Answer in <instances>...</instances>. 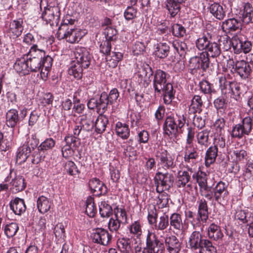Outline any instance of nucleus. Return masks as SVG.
<instances>
[{"label":"nucleus","mask_w":253,"mask_h":253,"mask_svg":"<svg viewBox=\"0 0 253 253\" xmlns=\"http://www.w3.org/2000/svg\"><path fill=\"white\" fill-rule=\"evenodd\" d=\"M154 181L157 192L161 193L158 197L157 205L160 208L167 207L169 205V195L164 192L169 190L172 187L174 181L173 175L169 172L163 173L158 171L154 178Z\"/></svg>","instance_id":"f257e3e1"},{"label":"nucleus","mask_w":253,"mask_h":253,"mask_svg":"<svg viewBox=\"0 0 253 253\" xmlns=\"http://www.w3.org/2000/svg\"><path fill=\"white\" fill-rule=\"evenodd\" d=\"M169 77V74L165 72L157 70L154 74L153 84L155 92L162 93L164 103L168 105L174 98L175 92L172 85L167 82Z\"/></svg>","instance_id":"f03ea898"},{"label":"nucleus","mask_w":253,"mask_h":253,"mask_svg":"<svg viewBox=\"0 0 253 253\" xmlns=\"http://www.w3.org/2000/svg\"><path fill=\"white\" fill-rule=\"evenodd\" d=\"M29 58L27 59L31 66L32 72L40 71L42 68V61L48 55H46L45 51L40 49L37 44H33L26 54Z\"/></svg>","instance_id":"7ed1b4c3"},{"label":"nucleus","mask_w":253,"mask_h":253,"mask_svg":"<svg viewBox=\"0 0 253 253\" xmlns=\"http://www.w3.org/2000/svg\"><path fill=\"white\" fill-rule=\"evenodd\" d=\"M75 20L70 15H66L63 18L57 32V37L59 40H65L67 42V39L75 29Z\"/></svg>","instance_id":"20e7f679"},{"label":"nucleus","mask_w":253,"mask_h":253,"mask_svg":"<svg viewBox=\"0 0 253 253\" xmlns=\"http://www.w3.org/2000/svg\"><path fill=\"white\" fill-rule=\"evenodd\" d=\"M184 153V162L185 164V167L191 174L194 171L193 167L198 163L199 158V153L196 148L188 145L185 146Z\"/></svg>","instance_id":"39448f33"},{"label":"nucleus","mask_w":253,"mask_h":253,"mask_svg":"<svg viewBox=\"0 0 253 253\" xmlns=\"http://www.w3.org/2000/svg\"><path fill=\"white\" fill-rule=\"evenodd\" d=\"M146 249L148 253H163L165 251V245L160 241L156 235L148 232L146 241Z\"/></svg>","instance_id":"423d86ee"},{"label":"nucleus","mask_w":253,"mask_h":253,"mask_svg":"<svg viewBox=\"0 0 253 253\" xmlns=\"http://www.w3.org/2000/svg\"><path fill=\"white\" fill-rule=\"evenodd\" d=\"M75 60L73 63H77L82 66L84 69L89 66L91 60V56L87 49L84 47L78 46L74 52Z\"/></svg>","instance_id":"0eeeda50"},{"label":"nucleus","mask_w":253,"mask_h":253,"mask_svg":"<svg viewBox=\"0 0 253 253\" xmlns=\"http://www.w3.org/2000/svg\"><path fill=\"white\" fill-rule=\"evenodd\" d=\"M250 119L246 117L242 120V123L236 125L232 130L231 136L241 138L244 135H249L253 127Z\"/></svg>","instance_id":"6e6552de"},{"label":"nucleus","mask_w":253,"mask_h":253,"mask_svg":"<svg viewBox=\"0 0 253 253\" xmlns=\"http://www.w3.org/2000/svg\"><path fill=\"white\" fill-rule=\"evenodd\" d=\"M210 64V59L207 54L201 53L199 56H195L190 59L189 67L192 70L202 69L206 71L209 67Z\"/></svg>","instance_id":"1a4fd4ad"},{"label":"nucleus","mask_w":253,"mask_h":253,"mask_svg":"<svg viewBox=\"0 0 253 253\" xmlns=\"http://www.w3.org/2000/svg\"><path fill=\"white\" fill-rule=\"evenodd\" d=\"M214 199L218 203L223 204L229 199L228 185L223 181L218 182L213 188Z\"/></svg>","instance_id":"9d476101"},{"label":"nucleus","mask_w":253,"mask_h":253,"mask_svg":"<svg viewBox=\"0 0 253 253\" xmlns=\"http://www.w3.org/2000/svg\"><path fill=\"white\" fill-rule=\"evenodd\" d=\"M231 42L234 51L237 54L240 53L242 51L245 53H248L252 48L251 42L243 39L242 37L236 36L233 37Z\"/></svg>","instance_id":"9b49d317"},{"label":"nucleus","mask_w":253,"mask_h":253,"mask_svg":"<svg viewBox=\"0 0 253 253\" xmlns=\"http://www.w3.org/2000/svg\"><path fill=\"white\" fill-rule=\"evenodd\" d=\"M153 74V71L148 65L141 66L136 73L138 83L144 87H146L151 81L150 78H152Z\"/></svg>","instance_id":"f8f14e48"},{"label":"nucleus","mask_w":253,"mask_h":253,"mask_svg":"<svg viewBox=\"0 0 253 253\" xmlns=\"http://www.w3.org/2000/svg\"><path fill=\"white\" fill-rule=\"evenodd\" d=\"M42 17L51 26H56L59 21L60 10L57 7L46 8L42 13Z\"/></svg>","instance_id":"ddd939ff"},{"label":"nucleus","mask_w":253,"mask_h":253,"mask_svg":"<svg viewBox=\"0 0 253 253\" xmlns=\"http://www.w3.org/2000/svg\"><path fill=\"white\" fill-rule=\"evenodd\" d=\"M91 237L93 241L103 246H107L111 241L112 236L103 228H96L93 230Z\"/></svg>","instance_id":"4468645a"},{"label":"nucleus","mask_w":253,"mask_h":253,"mask_svg":"<svg viewBox=\"0 0 253 253\" xmlns=\"http://www.w3.org/2000/svg\"><path fill=\"white\" fill-rule=\"evenodd\" d=\"M253 64L244 60L238 61L235 63L236 72L242 79L250 78L253 69Z\"/></svg>","instance_id":"2eb2a0df"},{"label":"nucleus","mask_w":253,"mask_h":253,"mask_svg":"<svg viewBox=\"0 0 253 253\" xmlns=\"http://www.w3.org/2000/svg\"><path fill=\"white\" fill-rule=\"evenodd\" d=\"M159 169L167 170L175 167L174 159L167 150L163 151L158 156Z\"/></svg>","instance_id":"dca6fc26"},{"label":"nucleus","mask_w":253,"mask_h":253,"mask_svg":"<svg viewBox=\"0 0 253 253\" xmlns=\"http://www.w3.org/2000/svg\"><path fill=\"white\" fill-rule=\"evenodd\" d=\"M164 239L165 244L169 253H179L181 249V243L175 236H167Z\"/></svg>","instance_id":"f3484780"},{"label":"nucleus","mask_w":253,"mask_h":253,"mask_svg":"<svg viewBox=\"0 0 253 253\" xmlns=\"http://www.w3.org/2000/svg\"><path fill=\"white\" fill-rule=\"evenodd\" d=\"M197 203L198 214L197 220L198 222L202 221L203 223L207 222L209 218L208 207L207 202L204 198L199 199Z\"/></svg>","instance_id":"a211bd4d"},{"label":"nucleus","mask_w":253,"mask_h":253,"mask_svg":"<svg viewBox=\"0 0 253 253\" xmlns=\"http://www.w3.org/2000/svg\"><path fill=\"white\" fill-rule=\"evenodd\" d=\"M204 239L201 232L194 231L189 236L187 246L192 250H196L201 247Z\"/></svg>","instance_id":"6ab92c4d"},{"label":"nucleus","mask_w":253,"mask_h":253,"mask_svg":"<svg viewBox=\"0 0 253 253\" xmlns=\"http://www.w3.org/2000/svg\"><path fill=\"white\" fill-rule=\"evenodd\" d=\"M88 185L91 192L96 196L104 195L107 192V187L97 178L90 179Z\"/></svg>","instance_id":"aec40b11"},{"label":"nucleus","mask_w":253,"mask_h":253,"mask_svg":"<svg viewBox=\"0 0 253 253\" xmlns=\"http://www.w3.org/2000/svg\"><path fill=\"white\" fill-rule=\"evenodd\" d=\"M22 24L23 21L20 19L13 20L10 23L8 33L11 38L16 39L21 35L23 30Z\"/></svg>","instance_id":"412c9836"},{"label":"nucleus","mask_w":253,"mask_h":253,"mask_svg":"<svg viewBox=\"0 0 253 253\" xmlns=\"http://www.w3.org/2000/svg\"><path fill=\"white\" fill-rule=\"evenodd\" d=\"M204 107V102L202 99V96L200 95H194L191 100L189 113L192 114H200L202 112Z\"/></svg>","instance_id":"4be33fe9"},{"label":"nucleus","mask_w":253,"mask_h":253,"mask_svg":"<svg viewBox=\"0 0 253 253\" xmlns=\"http://www.w3.org/2000/svg\"><path fill=\"white\" fill-rule=\"evenodd\" d=\"M242 27L240 21L237 20L235 18H229L225 20L222 24V29L227 33L232 32H235L238 30L241 29Z\"/></svg>","instance_id":"5701e85b"},{"label":"nucleus","mask_w":253,"mask_h":253,"mask_svg":"<svg viewBox=\"0 0 253 253\" xmlns=\"http://www.w3.org/2000/svg\"><path fill=\"white\" fill-rule=\"evenodd\" d=\"M163 129L165 134L169 136L175 134L178 131L176 120L173 117H167L163 125Z\"/></svg>","instance_id":"b1692460"},{"label":"nucleus","mask_w":253,"mask_h":253,"mask_svg":"<svg viewBox=\"0 0 253 253\" xmlns=\"http://www.w3.org/2000/svg\"><path fill=\"white\" fill-rule=\"evenodd\" d=\"M9 205L10 209L16 215H21L26 211V206L22 199L16 197L11 201Z\"/></svg>","instance_id":"393cba45"},{"label":"nucleus","mask_w":253,"mask_h":253,"mask_svg":"<svg viewBox=\"0 0 253 253\" xmlns=\"http://www.w3.org/2000/svg\"><path fill=\"white\" fill-rule=\"evenodd\" d=\"M20 119L18 111L15 109H11L5 115L6 125L9 127L14 128L19 122Z\"/></svg>","instance_id":"a878e982"},{"label":"nucleus","mask_w":253,"mask_h":253,"mask_svg":"<svg viewBox=\"0 0 253 253\" xmlns=\"http://www.w3.org/2000/svg\"><path fill=\"white\" fill-rule=\"evenodd\" d=\"M14 68L17 73L22 75H28L31 71V66L27 60L24 58L17 59L14 65Z\"/></svg>","instance_id":"bb28decb"},{"label":"nucleus","mask_w":253,"mask_h":253,"mask_svg":"<svg viewBox=\"0 0 253 253\" xmlns=\"http://www.w3.org/2000/svg\"><path fill=\"white\" fill-rule=\"evenodd\" d=\"M31 148L26 145H23L20 147L17 152L16 163L21 165L24 163L31 152Z\"/></svg>","instance_id":"cd10ccee"},{"label":"nucleus","mask_w":253,"mask_h":253,"mask_svg":"<svg viewBox=\"0 0 253 253\" xmlns=\"http://www.w3.org/2000/svg\"><path fill=\"white\" fill-rule=\"evenodd\" d=\"M123 58V53L116 51V49H115V51L106 56V60L108 65L113 68L117 67L118 63L122 60Z\"/></svg>","instance_id":"c85d7f7f"},{"label":"nucleus","mask_w":253,"mask_h":253,"mask_svg":"<svg viewBox=\"0 0 253 253\" xmlns=\"http://www.w3.org/2000/svg\"><path fill=\"white\" fill-rule=\"evenodd\" d=\"M208 9L210 13L217 19L222 20L225 16V11L222 5L214 2L209 6Z\"/></svg>","instance_id":"c756f323"},{"label":"nucleus","mask_w":253,"mask_h":253,"mask_svg":"<svg viewBox=\"0 0 253 253\" xmlns=\"http://www.w3.org/2000/svg\"><path fill=\"white\" fill-rule=\"evenodd\" d=\"M240 21L247 24L253 22V8L252 5L247 2L244 5V11L240 16Z\"/></svg>","instance_id":"7c9ffc66"},{"label":"nucleus","mask_w":253,"mask_h":253,"mask_svg":"<svg viewBox=\"0 0 253 253\" xmlns=\"http://www.w3.org/2000/svg\"><path fill=\"white\" fill-rule=\"evenodd\" d=\"M109 120L105 115L99 114L94 123L95 131L97 133H102L105 131Z\"/></svg>","instance_id":"2f4dec72"},{"label":"nucleus","mask_w":253,"mask_h":253,"mask_svg":"<svg viewBox=\"0 0 253 253\" xmlns=\"http://www.w3.org/2000/svg\"><path fill=\"white\" fill-rule=\"evenodd\" d=\"M208 235L209 238L214 241L221 239L223 237L220 227L214 223H211L209 226Z\"/></svg>","instance_id":"473e14b6"},{"label":"nucleus","mask_w":253,"mask_h":253,"mask_svg":"<svg viewBox=\"0 0 253 253\" xmlns=\"http://www.w3.org/2000/svg\"><path fill=\"white\" fill-rule=\"evenodd\" d=\"M10 184L11 186L10 188L13 193H18L23 191L26 186L25 180L21 176H16L12 180Z\"/></svg>","instance_id":"72a5a7b5"},{"label":"nucleus","mask_w":253,"mask_h":253,"mask_svg":"<svg viewBox=\"0 0 253 253\" xmlns=\"http://www.w3.org/2000/svg\"><path fill=\"white\" fill-rule=\"evenodd\" d=\"M52 202L47 198L42 196L40 197L37 200V207L39 211L44 213L47 212L51 208Z\"/></svg>","instance_id":"f704fd0d"},{"label":"nucleus","mask_w":253,"mask_h":253,"mask_svg":"<svg viewBox=\"0 0 253 253\" xmlns=\"http://www.w3.org/2000/svg\"><path fill=\"white\" fill-rule=\"evenodd\" d=\"M181 3L179 0H167L166 6L171 17H174L179 12Z\"/></svg>","instance_id":"c9c22d12"},{"label":"nucleus","mask_w":253,"mask_h":253,"mask_svg":"<svg viewBox=\"0 0 253 253\" xmlns=\"http://www.w3.org/2000/svg\"><path fill=\"white\" fill-rule=\"evenodd\" d=\"M79 124L83 130L91 131L94 127L93 119L91 115H83L81 116Z\"/></svg>","instance_id":"e433bc0d"},{"label":"nucleus","mask_w":253,"mask_h":253,"mask_svg":"<svg viewBox=\"0 0 253 253\" xmlns=\"http://www.w3.org/2000/svg\"><path fill=\"white\" fill-rule=\"evenodd\" d=\"M169 226V217L168 215L164 213L162 215L158 218L153 228L157 231H164Z\"/></svg>","instance_id":"4c0bfd02"},{"label":"nucleus","mask_w":253,"mask_h":253,"mask_svg":"<svg viewBox=\"0 0 253 253\" xmlns=\"http://www.w3.org/2000/svg\"><path fill=\"white\" fill-rule=\"evenodd\" d=\"M217 152L216 146H212L208 149L205 156V165L207 167H209L214 162L217 156Z\"/></svg>","instance_id":"58836bf2"},{"label":"nucleus","mask_w":253,"mask_h":253,"mask_svg":"<svg viewBox=\"0 0 253 253\" xmlns=\"http://www.w3.org/2000/svg\"><path fill=\"white\" fill-rule=\"evenodd\" d=\"M115 129L117 134L123 139H127L129 136L130 131L128 126L126 124L117 122Z\"/></svg>","instance_id":"ea45409f"},{"label":"nucleus","mask_w":253,"mask_h":253,"mask_svg":"<svg viewBox=\"0 0 253 253\" xmlns=\"http://www.w3.org/2000/svg\"><path fill=\"white\" fill-rule=\"evenodd\" d=\"M170 227L172 228L180 230L183 228V223L181 216L177 213H173L169 217Z\"/></svg>","instance_id":"a19ab883"},{"label":"nucleus","mask_w":253,"mask_h":253,"mask_svg":"<svg viewBox=\"0 0 253 253\" xmlns=\"http://www.w3.org/2000/svg\"><path fill=\"white\" fill-rule=\"evenodd\" d=\"M53 59L50 56H47L43 60L41 70V76L43 80H45L47 77L48 72L52 64Z\"/></svg>","instance_id":"79ce46f5"},{"label":"nucleus","mask_w":253,"mask_h":253,"mask_svg":"<svg viewBox=\"0 0 253 253\" xmlns=\"http://www.w3.org/2000/svg\"><path fill=\"white\" fill-rule=\"evenodd\" d=\"M204 53L207 54L209 58V56L212 58L217 57L221 53L220 46L216 42H211Z\"/></svg>","instance_id":"37998d69"},{"label":"nucleus","mask_w":253,"mask_h":253,"mask_svg":"<svg viewBox=\"0 0 253 253\" xmlns=\"http://www.w3.org/2000/svg\"><path fill=\"white\" fill-rule=\"evenodd\" d=\"M99 213L102 217H108L113 214L112 207L107 201H101L99 204Z\"/></svg>","instance_id":"c03bdc74"},{"label":"nucleus","mask_w":253,"mask_h":253,"mask_svg":"<svg viewBox=\"0 0 253 253\" xmlns=\"http://www.w3.org/2000/svg\"><path fill=\"white\" fill-rule=\"evenodd\" d=\"M189 171H179L178 172L177 180L176 185L179 188L185 187L190 181L191 175L189 173Z\"/></svg>","instance_id":"a18cd8bd"},{"label":"nucleus","mask_w":253,"mask_h":253,"mask_svg":"<svg viewBox=\"0 0 253 253\" xmlns=\"http://www.w3.org/2000/svg\"><path fill=\"white\" fill-rule=\"evenodd\" d=\"M231 91L232 92L233 95L234 96L233 98L238 102L241 101V95L244 93L243 88L244 87V85L237 82H233L231 83Z\"/></svg>","instance_id":"49530a36"},{"label":"nucleus","mask_w":253,"mask_h":253,"mask_svg":"<svg viewBox=\"0 0 253 253\" xmlns=\"http://www.w3.org/2000/svg\"><path fill=\"white\" fill-rule=\"evenodd\" d=\"M107 98L108 95L106 92H103L101 94L99 99L97 100V112L99 114H102L106 111L109 103Z\"/></svg>","instance_id":"de8ad7c7"},{"label":"nucleus","mask_w":253,"mask_h":253,"mask_svg":"<svg viewBox=\"0 0 253 253\" xmlns=\"http://www.w3.org/2000/svg\"><path fill=\"white\" fill-rule=\"evenodd\" d=\"M172 44L179 55L181 57H184L188 51V47L186 43L179 40H175L173 42Z\"/></svg>","instance_id":"09e8293b"},{"label":"nucleus","mask_w":253,"mask_h":253,"mask_svg":"<svg viewBox=\"0 0 253 253\" xmlns=\"http://www.w3.org/2000/svg\"><path fill=\"white\" fill-rule=\"evenodd\" d=\"M84 68L81 65L74 63L68 70V73L70 75L73 76L75 78L81 79L83 76Z\"/></svg>","instance_id":"8fccbe9b"},{"label":"nucleus","mask_w":253,"mask_h":253,"mask_svg":"<svg viewBox=\"0 0 253 253\" xmlns=\"http://www.w3.org/2000/svg\"><path fill=\"white\" fill-rule=\"evenodd\" d=\"M96 212L97 209L94 204V198L89 196L86 200L85 212L88 216L93 217Z\"/></svg>","instance_id":"3c124183"},{"label":"nucleus","mask_w":253,"mask_h":253,"mask_svg":"<svg viewBox=\"0 0 253 253\" xmlns=\"http://www.w3.org/2000/svg\"><path fill=\"white\" fill-rule=\"evenodd\" d=\"M113 212L115 215L114 217L118 219V221L122 222V224L124 225L127 223V215L124 208L117 207L114 208Z\"/></svg>","instance_id":"603ef678"},{"label":"nucleus","mask_w":253,"mask_h":253,"mask_svg":"<svg viewBox=\"0 0 253 253\" xmlns=\"http://www.w3.org/2000/svg\"><path fill=\"white\" fill-rule=\"evenodd\" d=\"M155 50V55L160 58H165L169 54V46L166 43L158 44Z\"/></svg>","instance_id":"864d4df0"},{"label":"nucleus","mask_w":253,"mask_h":253,"mask_svg":"<svg viewBox=\"0 0 253 253\" xmlns=\"http://www.w3.org/2000/svg\"><path fill=\"white\" fill-rule=\"evenodd\" d=\"M200 249V253H216L215 248L212 243L208 239H204Z\"/></svg>","instance_id":"5fc2aeb1"},{"label":"nucleus","mask_w":253,"mask_h":253,"mask_svg":"<svg viewBox=\"0 0 253 253\" xmlns=\"http://www.w3.org/2000/svg\"><path fill=\"white\" fill-rule=\"evenodd\" d=\"M209 133L210 131L207 129L199 132L197 135L198 143L201 145L208 147L210 144Z\"/></svg>","instance_id":"6e6d98bb"},{"label":"nucleus","mask_w":253,"mask_h":253,"mask_svg":"<svg viewBox=\"0 0 253 253\" xmlns=\"http://www.w3.org/2000/svg\"><path fill=\"white\" fill-rule=\"evenodd\" d=\"M64 170L70 175L74 176L80 172L75 163L71 161H68L65 163Z\"/></svg>","instance_id":"4d7b16f0"},{"label":"nucleus","mask_w":253,"mask_h":253,"mask_svg":"<svg viewBox=\"0 0 253 253\" xmlns=\"http://www.w3.org/2000/svg\"><path fill=\"white\" fill-rule=\"evenodd\" d=\"M117 245L123 253H129L131 251L130 241L129 239L122 238L118 241Z\"/></svg>","instance_id":"13d9d810"},{"label":"nucleus","mask_w":253,"mask_h":253,"mask_svg":"<svg viewBox=\"0 0 253 253\" xmlns=\"http://www.w3.org/2000/svg\"><path fill=\"white\" fill-rule=\"evenodd\" d=\"M192 177L193 178H196V181L198 183L200 188L208 186L207 177L205 172L199 171L196 174L194 173Z\"/></svg>","instance_id":"bf43d9fd"},{"label":"nucleus","mask_w":253,"mask_h":253,"mask_svg":"<svg viewBox=\"0 0 253 253\" xmlns=\"http://www.w3.org/2000/svg\"><path fill=\"white\" fill-rule=\"evenodd\" d=\"M232 83L228 82L224 76H222L219 78V87L223 94H225L230 92Z\"/></svg>","instance_id":"052dcab7"},{"label":"nucleus","mask_w":253,"mask_h":253,"mask_svg":"<svg viewBox=\"0 0 253 253\" xmlns=\"http://www.w3.org/2000/svg\"><path fill=\"white\" fill-rule=\"evenodd\" d=\"M19 229L18 224L15 222H12L7 224L4 227V233L7 238L13 237Z\"/></svg>","instance_id":"680f3d73"},{"label":"nucleus","mask_w":253,"mask_h":253,"mask_svg":"<svg viewBox=\"0 0 253 253\" xmlns=\"http://www.w3.org/2000/svg\"><path fill=\"white\" fill-rule=\"evenodd\" d=\"M55 141L52 138H46L38 147L39 151L44 152L52 149L55 146Z\"/></svg>","instance_id":"e2e57ef3"},{"label":"nucleus","mask_w":253,"mask_h":253,"mask_svg":"<svg viewBox=\"0 0 253 253\" xmlns=\"http://www.w3.org/2000/svg\"><path fill=\"white\" fill-rule=\"evenodd\" d=\"M200 90L205 94H211L214 91L212 84L207 80H203L199 83Z\"/></svg>","instance_id":"0e129e2a"},{"label":"nucleus","mask_w":253,"mask_h":253,"mask_svg":"<svg viewBox=\"0 0 253 253\" xmlns=\"http://www.w3.org/2000/svg\"><path fill=\"white\" fill-rule=\"evenodd\" d=\"M200 195L209 200H212L214 199V190L211 186H206L200 188Z\"/></svg>","instance_id":"69168bd1"},{"label":"nucleus","mask_w":253,"mask_h":253,"mask_svg":"<svg viewBox=\"0 0 253 253\" xmlns=\"http://www.w3.org/2000/svg\"><path fill=\"white\" fill-rule=\"evenodd\" d=\"M172 34L174 36L180 38L186 35L185 28L180 24H174L171 27Z\"/></svg>","instance_id":"338daca9"},{"label":"nucleus","mask_w":253,"mask_h":253,"mask_svg":"<svg viewBox=\"0 0 253 253\" xmlns=\"http://www.w3.org/2000/svg\"><path fill=\"white\" fill-rule=\"evenodd\" d=\"M64 140L66 143V145L71 146V147L74 149L78 147L80 145V139L75 136H66Z\"/></svg>","instance_id":"774afa93"}]
</instances>
